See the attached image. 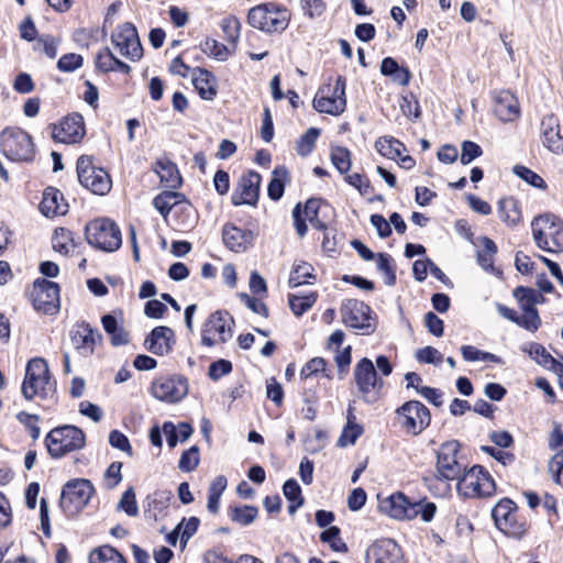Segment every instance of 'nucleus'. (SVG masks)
<instances>
[{"mask_svg": "<svg viewBox=\"0 0 563 563\" xmlns=\"http://www.w3.org/2000/svg\"><path fill=\"white\" fill-rule=\"evenodd\" d=\"M376 151L384 157L396 159L400 157L405 145L394 137H379L375 143Z\"/></svg>", "mask_w": 563, "mask_h": 563, "instance_id": "nucleus-37", "label": "nucleus"}, {"mask_svg": "<svg viewBox=\"0 0 563 563\" xmlns=\"http://www.w3.org/2000/svg\"><path fill=\"white\" fill-rule=\"evenodd\" d=\"M521 351L527 353L540 366L548 369L551 364H554V357L545 350V347L537 342L525 343L521 345Z\"/></svg>", "mask_w": 563, "mask_h": 563, "instance_id": "nucleus-35", "label": "nucleus"}, {"mask_svg": "<svg viewBox=\"0 0 563 563\" xmlns=\"http://www.w3.org/2000/svg\"><path fill=\"white\" fill-rule=\"evenodd\" d=\"M53 249L60 254H68L74 249L73 234L69 230L56 229L52 239Z\"/></svg>", "mask_w": 563, "mask_h": 563, "instance_id": "nucleus-45", "label": "nucleus"}, {"mask_svg": "<svg viewBox=\"0 0 563 563\" xmlns=\"http://www.w3.org/2000/svg\"><path fill=\"white\" fill-rule=\"evenodd\" d=\"M396 416L401 428L409 434H420L431 421L429 409L418 400H409L397 408Z\"/></svg>", "mask_w": 563, "mask_h": 563, "instance_id": "nucleus-14", "label": "nucleus"}, {"mask_svg": "<svg viewBox=\"0 0 563 563\" xmlns=\"http://www.w3.org/2000/svg\"><path fill=\"white\" fill-rule=\"evenodd\" d=\"M548 470L555 484L563 486V449L549 461Z\"/></svg>", "mask_w": 563, "mask_h": 563, "instance_id": "nucleus-59", "label": "nucleus"}, {"mask_svg": "<svg viewBox=\"0 0 563 563\" xmlns=\"http://www.w3.org/2000/svg\"><path fill=\"white\" fill-rule=\"evenodd\" d=\"M543 145L554 154H563V136L560 134V129L543 136Z\"/></svg>", "mask_w": 563, "mask_h": 563, "instance_id": "nucleus-64", "label": "nucleus"}, {"mask_svg": "<svg viewBox=\"0 0 563 563\" xmlns=\"http://www.w3.org/2000/svg\"><path fill=\"white\" fill-rule=\"evenodd\" d=\"M379 508L383 512L395 519L411 520L420 516L424 522L431 521L437 510L433 503H411L401 493L394 494L384 499L380 503Z\"/></svg>", "mask_w": 563, "mask_h": 563, "instance_id": "nucleus-2", "label": "nucleus"}, {"mask_svg": "<svg viewBox=\"0 0 563 563\" xmlns=\"http://www.w3.org/2000/svg\"><path fill=\"white\" fill-rule=\"evenodd\" d=\"M533 240L538 247L550 253L563 251V222L553 214H543L531 223Z\"/></svg>", "mask_w": 563, "mask_h": 563, "instance_id": "nucleus-4", "label": "nucleus"}, {"mask_svg": "<svg viewBox=\"0 0 563 563\" xmlns=\"http://www.w3.org/2000/svg\"><path fill=\"white\" fill-rule=\"evenodd\" d=\"M31 300L35 310L45 314L56 313L59 309V287L56 283L37 278L31 290Z\"/></svg>", "mask_w": 563, "mask_h": 563, "instance_id": "nucleus-17", "label": "nucleus"}, {"mask_svg": "<svg viewBox=\"0 0 563 563\" xmlns=\"http://www.w3.org/2000/svg\"><path fill=\"white\" fill-rule=\"evenodd\" d=\"M456 481L459 494L466 498L490 497L496 490L495 481L481 465L465 468Z\"/></svg>", "mask_w": 563, "mask_h": 563, "instance_id": "nucleus-8", "label": "nucleus"}, {"mask_svg": "<svg viewBox=\"0 0 563 563\" xmlns=\"http://www.w3.org/2000/svg\"><path fill=\"white\" fill-rule=\"evenodd\" d=\"M482 154V147L477 143L472 141H464L462 143V153L460 159L463 165H468Z\"/></svg>", "mask_w": 563, "mask_h": 563, "instance_id": "nucleus-61", "label": "nucleus"}, {"mask_svg": "<svg viewBox=\"0 0 563 563\" xmlns=\"http://www.w3.org/2000/svg\"><path fill=\"white\" fill-rule=\"evenodd\" d=\"M260 184L261 175L258 173L251 170L243 175L238 189L232 195L233 205H256L260 194Z\"/></svg>", "mask_w": 563, "mask_h": 563, "instance_id": "nucleus-23", "label": "nucleus"}, {"mask_svg": "<svg viewBox=\"0 0 563 563\" xmlns=\"http://www.w3.org/2000/svg\"><path fill=\"white\" fill-rule=\"evenodd\" d=\"M366 563H404V558L394 540L380 539L367 549Z\"/></svg>", "mask_w": 563, "mask_h": 563, "instance_id": "nucleus-22", "label": "nucleus"}, {"mask_svg": "<svg viewBox=\"0 0 563 563\" xmlns=\"http://www.w3.org/2000/svg\"><path fill=\"white\" fill-rule=\"evenodd\" d=\"M181 195L175 191H165L159 195H157L154 200L153 205L156 208V210L163 216L167 217V214L170 212V210L176 207L180 202Z\"/></svg>", "mask_w": 563, "mask_h": 563, "instance_id": "nucleus-41", "label": "nucleus"}, {"mask_svg": "<svg viewBox=\"0 0 563 563\" xmlns=\"http://www.w3.org/2000/svg\"><path fill=\"white\" fill-rule=\"evenodd\" d=\"M516 324L533 333L540 328L541 318L538 311H530L518 316Z\"/></svg>", "mask_w": 563, "mask_h": 563, "instance_id": "nucleus-63", "label": "nucleus"}, {"mask_svg": "<svg viewBox=\"0 0 563 563\" xmlns=\"http://www.w3.org/2000/svg\"><path fill=\"white\" fill-rule=\"evenodd\" d=\"M460 443L451 440L442 443L437 451V477L445 481H456L466 468L459 457Z\"/></svg>", "mask_w": 563, "mask_h": 563, "instance_id": "nucleus-15", "label": "nucleus"}, {"mask_svg": "<svg viewBox=\"0 0 563 563\" xmlns=\"http://www.w3.org/2000/svg\"><path fill=\"white\" fill-rule=\"evenodd\" d=\"M221 29L224 33V40L233 45L240 37L241 24L235 16H228L221 21Z\"/></svg>", "mask_w": 563, "mask_h": 563, "instance_id": "nucleus-52", "label": "nucleus"}, {"mask_svg": "<svg viewBox=\"0 0 563 563\" xmlns=\"http://www.w3.org/2000/svg\"><path fill=\"white\" fill-rule=\"evenodd\" d=\"M289 181V173L285 166H277L273 170V177L268 184L267 194L272 200H279L285 190V183Z\"/></svg>", "mask_w": 563, "mask_h": 563, "instance_id": "nucleus-34", "label": "nucleus"}, {"mask_svg": "<svg viewBox=\"0 0 563 563\" xmlns=\"http://www.w3.org/2000/svg\"><path fill=\"white\" fill-rule=\"evenodd\" d=\"M345 86V78L339 76L333 87H320L312 102L313 108L321 113L340 115L346 108Z\"/></svg>", "mask_w": 563, "mask_h": 563, "instance_id": "nucleus-12", "label": "nucleus"}, {"mask_svg": "<svg viewBox=\"0 0 563 563\" xmlns=\"http://www.w3.org/2000/svg\"><path fill=\"white\" fill-rule=\"evenodd\" d=\"M284 496L290 501L288 512L294 515L303 505L301 488L296 479H287L283 485Z\"/></svg>", "mask_w": 563, "mask_h": 563, "instance_id": "nucleus-38", "label": "nucleus"}, {"mask_svg": "<svg viewBox=\"0 0 563 563\" xmlns=\"http://www.w3.org/2000/svg\"><path fill=\"white\" fill-rule=\"evenodd\" d=\"M109 443L111 446L125 452L129 456L133 455V450L128 437L119 430H112L109 434Z\"/></svg>", "mask_w": 563, "mask_h": 563, "instance_id": "nucleus-62", "label": "nucleus"}, {"mask_svg": "<svg viewBox=\"0 0 563 563\" xmlns=\"http://www.w3.org/2000/svg\"><path fill=\"white\" fill-rule=\"evenodd\" d=\"M2 154L12 162L30 163L35 157L32 136L20 128H7L0 134Z\"/></svg>", "mask_w": 563, "mask_h": 563, "instance_id": "nucleus-5", "label": "nucleus"}, {"mask_svg": "<svg viewBox=\"0 0 563 563\" xmlns=\"http://www.w3.org/2000/svg\"><path fill=\"white\" fill-rule=\"evenodd\" d=\"M93 493L95 488L90 481L71 479L62 489L59 506L68 517H74L88 505Z\"/></svg>", "mask_w": 563, "mask_h": 563, "instance_id": "nucleus-10", "label": "nucleus"}, {"mask_svg": "<svg viewBox=\"0 0 563 563\" xmlns=\"http://www.w3.org/2000/svg\"><path fill=\"white\" fill-rule=\"evenodd\" d=\"M496 253V243L489 238L484 236L482 239V249L477 252L478 265L487 272L494 271V261Z\"/></svg>", "mask_w": 563, "mask_h": 563, "instance_id": "nucleus-36", "label": "nucleus"}, {"mask_svg": "<svg viewBox=\"0 0 563 563\" xmlns=\"http://www.w3.org/2000/svg\"><path fill=\"white\" fill-rule=\"evenodd\" d=\"M90 563H128L124 556L110 545H102L90 553Z\"/></svg>", "mask_w": 563, "mask_h": 563, "instance_id": "nucleus-40", "label": "nucleus"}, {"mask_svg": "<svg viewBox=\"0 0 563 563\" xmlns=\"http://www.w3.org/2000/svg\"><path fill=\"white\" fill-rule=\"evenodd\" d=\"M494 112L503 122H512L520 115L519 102L516 96L509 90L493 92Z\"/></svg>", "mask_w": 563, "mask_h": 563, "instance_id": "nucleus-24", "label": "nucleus"}, {"mask_svg": "<svg viewBox=\"0 0 563 563\" xmlns=\"http://www.w3.org/2000/svg\"><path fill=\"white\" fill-rule=\"evenodd\" d=\"M247 19L253 27L261 31L282 32L288 26L290 13L284 5L268 2L252 8Z\"/></svg>", "mask_w": 563, "mask_h": 563, "instance_id": "nucleus-6", "label": "nucleus"}, {"mask_svg": "<svg viewBox=\"0 0 563 563\" xmlns=\"http://www.w3.org/2000/svg\"><path fill=\"white\" fill-rule=\"evenodd\" d=\"M498 216L501 221L508 224H517L521 219L518 201L512 197L500 199L498 202Z\"/></svg>", "mask_w": 563, "mask_h": 563, "instance_id": "nucleus-33", "label": "nucleus"}, {"mask_svg": "<svg viewBox=\"0 0 563 563\" xmlns=\"http://www.w3.org/2000/svg\"><path fill=\"white\" fill-rule=\"evenodd\" d=\"M111 42L122 56L131 60L141 58L143 49L136 29L132 23L125 22L119 25L111 35Z\"/></svg>", "mask_w": 563, "mask_h": 563, "instance_id": "nucleus-19", "label": "nucleus"}, {"mask_svg": "<svg viewBox=\"0 0 563 563\" xmlns=\"http://www.w3.org/2000/svg\"><path fill=\"white\" fill-rule=\"evenodd\" d=\"M322 206V201L320 199L311 198L308 199L305 203L303 210L301 209V203H297L292 210V219L294 225L299 236H305L307 233V224L302 219V212L305 213L308 220H313L317 216H319L320 208Z\"/></svg>", "mask_w": 563, "mask_h": 563, "instance_id": "nucleus-30", "label": "nucleus"}, {"mask_svg": "<svg viewBox=\"0 0 563 563\" xmlns=\"http://www.w3.org/2000/svg\"><path fill=\"white\" fill-rule=\"evenodd\" d=\"M76 169L79 183L92 194L103 196L110 191L111 178L103 168L95 165L92 156H79Z\"/></svg>", "mask_w": 563, "mask_h": 563, "instance_id": "nucleus-11", "label": "nucleus"}, {"mask_svg": "<svg viewBox=\"0 0 563 563\" xmlns=\"http://www.w3.org/2000/svg\"><path fill=\"white\" fill-rule=\"evenodd\" d=\"M174 331L165 325L155 327L144 341L145 347L153 354H168L175 344Z\"/></svg>", "mask_w": 563, "mask_h": 563, "instance_id": "nucleus-26", "label": "nucleus"}, {"mask_svg": "<svg viewBox=\"0 0 563 563\" xmlns=\"http://www.w3.org/2000/svg\"><path fill=\"white\" fill-rule=\"evenodd\" d=\"M101 334L88 323H81L70 333V341L80 355L89 356L93 353L95 346L101 341Z\"/></svg>", "mask_w": 563, "mask_h": 563, "instance_id": "nucleus-25", "label": "nucleus"}, {"mask_svg": "<svg viewBox=\"0 0 563 563\" xmlns=\"http://www.w3.org/2000/svg\"><path fill=\"white\" fill-rule=\"evenodd\" d=\"M319 135L320 129L309 128L296 143L297 153L302 157L308 156L313 151Z\"/></svg>", "mask_w": 563, "mask_h": 563, "instance_id": "nucleus-44", "label": "nucleus"}, {"mask_svg": "<svg viewBox=\"0 0 563 563\" xmlns=\"http://www.w3.org/2000/svg\"><path fill=\"white\" fill-rule=\"evenodd\" d=\"M56 384L52 380L46 361L42 357L31 358L25 366L21 393L26 400L47 399L54 395Z\"/></svg>", "mask_w": 563, "mask_h": 563, "instance_id": "nucleus-1", "label": "nucleus"}, {"mask_svg": "<svg viewBox=\"0 0 563 563\" xmlns=\"http://www.w3.org/2000/svg\"><path fill=\"white\" fill-rule=\"evenodd\" d=\"M354 380L362 399L367 404L377 400L383 380L378 379L373 362L363 357L354 367Z\"/></svg>", "mask_w": 563, "mask_h": 563, "instance_id": "nucleus-16", "label": "nucleus"}, {"mask_svg": "<svg viewBox=\"0 0 563 563\" xmlns=\"http://www.w3.org/2000/svg\"><path fill=\"white\" fill-rule=\"evenodd\" d=\"M87 242L103 252H114L122 244L121 231L110 219H96L86 225Z\"/></svg>", "mask_w": 563, "mask_h": 563, "instance_id": "nucleus-9", "label": "nucleus"}, {"mask_svg": "<svg viewBox=\"0 0 563 563\" xmlns=\"http://www.w3.org/2000/svg\"><path fill=\"white\" fill-rule=\"evenodd\" d=\"M233 318L222 310L211 313L201 329V343L208 347L225 343L232 338Z\"/></svg>", "mask_w": 563, "mask_h": 563, "instance_id": "nucleus-13", "label": "nucleus"}, {"mask_svg": "<svg viewBox=\"0 0 563 563\" xmlns=\"http://www.w3.org/2000/svg\"><path fill=\"white\" fill-rule=\"evenodd\" d=\"M84 58L79 54L68 53L63 55L57 62V68L63 73H71L82 66Z\"/></svg>", "mask_w": 563, "mask_h": 563, "instance_id": "nucleus-56", "label": "nucleus"}, {"mask_svg": "<svg viewBox=\"0 0 563 563\" xmlns=\"http://www.w3.org/2000/svg\"><path fill=\"white\" fill-rule=\"evenodd\" d=\"M331 162L340 174H346L352 165L351 152L343 146L331 148Z\"/></svg>", "mask_w": 563, "mask_h": 563, "instance_id": "nucleus-46", "label": "nucleus"}, {"mask_svg": "<svg viewBox=\"0 0 563 563\" xmlns=\"http://www.w3.org/2000/svg\"><path fill=\"white\" fill-rule=\"evenodd\" d=\"M85 443L86 437L82 430L69 424L54 428L45 438L47 451L54 459L78 451L85 446Z\"/></svg>", "mask_w": 563, "mask_h": 563, "instance_id": "nucleus-7", "label": "nucleus"}, {"mask_svg": "<svg viewBox=\"0 0 563 563\" xmlns=\"http://www.w3.org/2000/svg\"><path fill=\"white\" fill-rule=\"evenodd\" d=\"M495 526L504 534L521 539L529 529L526 517L518 511V506L510 498H501L492 509Z\"/></svg>", "mask_w": 563, "mask_h": 563, "instance_id": "nucleus-3", "label": "nucleus"}, {"mask_svg": "<svg viewBox=\"0 0 563 563\" xmlns=\"http://www.w3.org/2000/svg\"><path fill=\"white\" fill-rule=\"evenodd\" d=\"M200 520L197 517L184 518L177 526V533H180V542L185 545L197 532Z\"/></svg>", "mask_w": 563, "mask_h": 563, "instance_id": "nucleus-53", "label": "nucleus"}, {"mask_svg": "<svg viewBox=\"0 0 563 563\" xmlns=\"http://www.w3.org/2000/svg\"><path fill=\"white\" fill-rule=\"evenodd\" d=\"M152 394L161 401L178 402L188 394V380L181 375L157 378L152 384Z\"/></svg>", "mask_w": 563, "mask_h": 563, "instance_id": "nucleus-18", "label": "nucleus"}, {"mask_svg": "<svg viewBox=\"0 0 563 563\" xmlns=\"http://www.w3.org/2000/svg\"><path fill=\"white\" fill-rule=\"evenodd\" d=\"M192 85L195 86L198 95L203 100L211 101L216 98L217 90V79L214 75L205 69V68H195L192 70Z\"/></svg>", "mask_w": 563, "mask_h": 563, "instance_id": "nucleus-29", "label": "nucleus"}, {"mask_svg": "<svg viewBox=\"0 0 563 563\" xmlns=\"http://www.w3.org/2000/svg\"><path fill=\"white\" fill-rule=\"evenodd\" d=\"M319 372H323L327 378H331V375L325 373V360L322 357H313L301 368L300 376L302 378H309Z\"/></svg>", "mask_w": 563, "mask_h": 563, "instance_id": "nucleus-60", "label": "nucleus"}, {"mask_svg": "<svg viewBox=\"0 0 563 563\" xmlns=\"http://www.w3.org/2000/svg\"><path fill=\"white\" fill-rule=\"evenodd\" d=\"M461 353H462L463 358L466 362L482 361V362H492V363H496V364H503V360L499 356H497L493 353H489V352L481 351L473 345H463L461 347Z\"/></svg>", "mask_w": 563, "mask_h": 563, "instance_id": "nucleus-43", "label": "nucleus"}, {"mask_svg": "<svg viewBox=\"0 0 563 563\" xmlns=\"http://www.w3.org/2000/svg\"><path fill=\"white\" fill-rule=\"evenodd\" d=\"M514 173L518 177H520L521 179H523L529 185H531L536 188H540V189L547 188V184L543 180V178L541 176H539L537 173H534L533 170L529 169L528 167L517 165L514 167Z\"/></svg>", "mask_w": 563, "mask_h": 563, "instance_id": "nucleus-54", "label": "nucleus"}, {"mask_svg": "<svg viewBox=\"0 0 563 563\" xmlns=\"http://www.w3.org/2000/svg\"><path fill=\"white\" fill-rule=\"evenodd\" d=\"M363 431V427L356 422V417L353 412L352 406H349L346 424L338 440V445L345 448L347 445L354 444L356 440L362 435Z\"/></svg>", "mask_w": 563, "mask_h": 563, "instance_id": "nucleus-32", "label": "nucleus"}, {"mask_svg": "<svg viewBox=\"0 0 563 563\" xmlns=\"http://www.w3.org/2000/svg\"><path fill=\"white\" fill-rule=\"evenodd\" d=\"M222 240L229 250L242 253L252 246L254 234L250 230H242L235 225L225 224L222 230Z\"/></svg>", "mask_w": 563, "mask_h": 563, "instance_id": "nucleus-27", "label": "nucleus"}, {"mask_svg": "<svg viewBox=\"0 0 563 563\" xmlns=\"http://www.w3.org/2000/svg\"><path fill=\"white\" fill-rule=\"evenodd\" d=\"M342 322L356 330H362L368 333L373 330L369 322L371 308L357 299H347L341 306Z\"/></svg>", "mask_w": 563, "mask_h": 563, "instance_id": "nucleus-21", "label": "nucleus"}, {"mask_svg": "<svg viewBox=\"0 0 563 563\" xmlns=\"http://www.w3.org/2000/svg\"><path fill=\"white\" fill-rule=\"evenodd\" d=\"M200 47L205 54H207L218 60H225V59H228V57L231 54L229 47H227L224 44L219 43L214 38H209V37L206 38L200 44Z\"/></svg>", "mask_w": 563, "mask_h": 563, "instance_id": "nucleus-48", "label": "nucleus"}, {"mask_svg": "<svg viewBox=\"0 0 563 563\" xmlns=\"http://www.w3.org/2000/svg\"><path fill=\"white\" fill-rule=\"evenodd\" d=\"M317 297L318 295L314 291H310L308 294H290L288 296V301L291 311L296 316L303 314L314 305Z\"/></svg>", "mask_w": 563, "mask_h": 563, "instance_id": "nucleus-39", "label": "nucleus"}, {"mask_svg": "<svg viewBox=\"0 0 563 563\" xmlns=\"http://www.w3.org/2000/svg\"><path fill=\"white\" fill-rule=\"evenodd\" d=\"M416 358L420 363L439 365L443 361V355L435 347L426 346L416 352Z\"/></svg>", "mask_w": 563, "mask_h": 563, "instance_id": "nucleus-58", "label": "nucleus"}, {"mask_svg": "<svg viewBox=\"0 0 563 563\" xmlns=\"http://www.w3.org/2000/svg\"><path fill=\"white\" fill-rule=\"evenodd\" d=\"M128 516L135 517L139 514V507L135 499V493L132 487L128 488L118 505Z\"/></svg>", "mask_w": 563, "mask_h": 563, "instance_id": "nucleus-57", "label": "nucleus"}, {"mask_svg": "<svg viewBox=\"0 0 563 563\" xmlns=\"http://www.w3.org/2000/svg\"><path fill=\"white\" fill-rule=\"evenodd\" d=\"M312 272V266L306 262L296 264L288 279L289 287L295 288L302 284H310L309 278L314 279Z\"/></svg>", "mask_w": 563, "mask_h": 563, "instance_id": "nucleus-42", "label": "nucleus"}, {"mask_svg": "<svg viewBox=\"0 0 563 563\" xmlns=\"http://www.w3.org/2000/svg\"><path fill=\"white\" fill-rule=\"evenodd\" d=\"M40 210L45 217L54 218L67 213L68 205L62 191L54 187H48L43 192Z\"/></svg>", "mask_w": 563, "mask_h": 563, "instance_id": "nucleus-28", "label": "nucleus"}, {"mask_svg": "<svg viewBox=\"0 0 563 563\" xmlns=\"http://www.w3.org/2000/svg\"><path fill=\"white\" fill-rule=\"evenodd\" d=\"M341 530L339 527L332 526L320 534V540L328 543L334 552H347V545L340 537Z\"/></svg>", "mask_w": 563, "mask_h": 563, "instance_id": "nucleus-47", "label": "nucleus"}, {"mask_svg": "<svg viewBox=\"0 0 563 563\" xmlns=\"http://www.w3.org/2000/svg\"><path fill=\"white\" fill-rule=\"evenodd\" d=\"M199 461V448L197 445H192L183 452L178 462V467L183 472H192L198 466Z\"/></svg>", "mask_w": 563, "mask_h": 563, "instance_id": "nucleus-51", "label": "nucleus"}, {"mask_svg": "<svg viewBox=\"0 0 563 563\" xmlns=\"http://www.w3.org/2000/svg\"><path fill=\"white\" fill-rule=\"evenodd\" d=\"M86 134L84 117L79 113H71L52 125V137L55 142L64 144L79 143Z\"/></svg>", "mask_w": 563, "mask_h": 563, "instance_id": "nucleus-20", "label": "nucleus"}, {"mask_svg": "<svg viewBox=\"0 0 563 563\" xmlns=\"http://www.w3.org/2000/svg\"><path fill=\"white\" fill-rule=\"evenodd\" d=\"M377 268L384 275V282L387 286H394L396 284V271L389 254H377Z\"/></svg>", "mask_w": 563, "mask_h": 563, "instance_id": "nucleus-49", "label": "nucleus"}, {"mask_svg": "<svg viewBox=\"0 0 563 563\" xmlns=\"http://www.w3.org/2000/svg\"><path fill=\"white\" fill-rule=\"evenodd\" d=\"M400 109L404 115L410 120H417L420 118V106L412 93L401 97Z\"/></svg>", "mask_w": 563, "mask_h": 563, "instance_id": "nucleus-55", "label": "nucleus"}, {"mask_svg": "<svg viewBox=\"0 0 563 563\" xmlns=\"http://www.w3.org/2000/svg\"><path fill=\"white\" fill-rule=\"evenodd\" d=\"M257 512V508L254 506L234 507L231 509V519L242 526H247L255 520Z\"/></svg>", "mask_w": 563, "mask_h": 563, "instance_id": "nucleus-50", "label": "nucleus"}, {"mask_svg": "<svg viewBox=\"0 0 563 563\" xmlns=\"http://www.w3.org/2000/svg\"><path fill=\"white\" fill-rule=\"evenodd\" d=\"M154 170L158 175L161 183L167 188L175 189L181 183L177 166L168 159H158Z\"/></svg>", "mask_w": 563, "mask_h": 563, "instance_id": "nucleus-31", "label": "nucleus"}]
</instances>
